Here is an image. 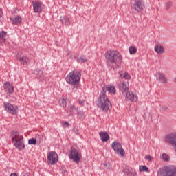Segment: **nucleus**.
<instances>
[{
  "label": "nucleus",
  "mask_w": 176,
  "mask_h": 176,
  "mask_svg": "<svg viewBox=\"0 0 176 176\" xmlns=\"http://www.w3.org/2000/svg\"><path fill=\"white\" fill-rule=\"evenodd\" d=\"M107 91L111 94H116V88H115L114 85H108L107 86H104L102 89L98 101V107H100L104 112L108 111L110 108H112V103H111V101L106 96Z\"/></svg>",
  "instance_id": "f257e3e1"
},
{
  "label": "nucleus",
  "mask_w": 176,
  "mask_h": 176,
  "mask_svg": "<svg viewBox=\"0 0 176 176\" xmlns=\"http://www.w3.org/2000/svg\"><path fill=\"white\" fill-rule=\"evenodd\" d=\"M105 58L108 67L111 69H118L122 65V55L119 52L113 50H108L105 54Z\"/></svg>",
  "instance_id": "f03ea898"
},
{
  "label": "nucleus",
  "mask_w": 176,
  "mask_h": 176,
  "mask_svg": "<svg viewBox=\"0 0 176 176\" xmlns=\"http://www.w3.org/2000/svg\"><path fill=\"white\" fill-rule=\"evenodd\" d=\"M82 74L78 69H74L69 73L66 77V82L72 86H78L80 82Z\"/></svg>",
  "instance_id": "7ed1b4c3"
},
{
  "label": "nucleus",
  "mask_w": 176,
  "mask_h": 176,
  "mask_svg": "<svg viewBox=\"0 0 176 176\" xmlns=\"http://www.w3.org/2000/svg\"><path fill=\"white\" fill-rule=\"evenodd\" d=\"M11 138L12 144H14V146L16 147L19 151L25 149L24 138H23V135H20L17 131H14L11 133Z\"/></svg>",
  "instance_id": "20e7f679"
},
{
  "label": "nucleus",
  "mask_w": 176,
  "mask_h": 176,
  "mask_svg": "<svg viewBox=\"0 0 176 176\" xmlns=\"http://www.w3.org/2000/svg\"><path fill=\"white\" fill-rule=\"evenodd\" d=\"M157 176H176V166H165L157 172Z\"/></svg>",
  "instance_id": "39448f33"
},
{
  "label": "nucleus",
  "mask_w": 176,
  "mask_h": 176,
  "mask_svg": "<svg viewBox=\"0 0 176 176\" xmlns=\"http://www.w3.org/2000/svg\"><path fill=\"white\" fill-rule=\"evenodd\" d=\"M69 157L71 160H73L74 163L78 164L79 162H80V159H82V151L72 148L69 151Z\"/></svg>",
  "instance_id": "423d86ee"
},
{
  "label": "nucleus",
  "mask_w": 176,
  "mask_h": 176,
  "mask_svg": "<svg viewBox=\"0 0 176 176\" xmlns=\"http://www.w3.org/2000/svg\"><path fill=\"white\" fill-rule=\"evenodd\" d=\"M4 111H6L10 115H17L19 111V107L16 105L12 104L9 102H6L3 103Z\"/></svg>",
  "instance_id": "0eeeda50"
},
{
  "label": "nucleus",
  "mask_w": 176,
  "mask_h": 176,
  "mask_svg": "<svg viewBox=\"0 0 176 176\" xmlns=\"http://www.w3.org/2000/svg\"><path fill=\"white\" fill-rule=\"evenodd\" d=\"M111 148L117 155H120L121 157L126 155L124 149L122 148V144L118 141H115L111 144Z\"/></svg>",
  "instance_id": "6e6552de"
},
{
  "label": "nucleus",
  "mask_w": 176,
  "mask_h": 176,
  "mask_svg": "<svg viewBox=\"0 0 176 176\" xmlns=\"http://www.w3.org/2000/svg\"><path fill=\"white\" fill-rule=\"evenodd\" d=\"M47 157L48 164H51V166H54V164L58 162V156L57 155L56 152L51 151L48 153Z\"/></svg>",
  "instance_id": "1a4fd4ad"
},
{
  "label": "nucleus",
  "mask_w": 176,
  "mask_h": 176,
  "mask_svg": "<svg viewBox=\"0 0 176 176\" xmlns=\"http://www.w3.org/2000/svg\"><path fill=\"white\" fill-rule=\"evenodd\" d=\"M131 8L132 10L140 13V12L144 9V1H142V0H135L131 5Z\"/></svg>",
  "instance_id": "9d476101"
},
{
  "label": "nucleus",
  "mask_w": 176,
  "mask_h": 176,
  "mask_svg": "<svg viewBox=\"0 0 176 176\" xmlns=\"http://www.w3.org/2000/svg\"><path fill=\"white\" fill-rule=\"evenodd\" d=\"M32 6L34 13H41V12H42L43 9V7L42 6V3L39 1L33 2Z\"/></svg>",
  "instance_id": "9b49d317"
},
{
  "label": "nucleus",
  "mask_w": 176,
  "mask_h": 176,
  "mask_svg": "<svg viewBox=\"0 0 176 176\" xmlns=\"http://www.w3.org/2000/svg\"><path fill=\"white\" fill-rule=\"evenodd\" d=\"M125 94L126 100L131 101V102H135L138 100V96L134 94L133 92L127 91Z\"/></svg>",
  "instance_id": "f8f14e48"
},
{
  "label": "nucleus",
  "mask_w": 176,
  "mask_h": 176,
  "mask_svg": "<svg viewBox=\"0 0 176 176\" xmlns=\"http://www.w3.org/2000/svg\"><path fill=\"white\" fill-rule=\"evenodd\" d=\"M119 89L122 93L129 91V81L122 82L119 84Z\"/></svg>",
  "instance_id": "ddd939ff"
},
{
  "label": "nucleus",
  "mask_w": 176,
  "mask_h": 176,
  "mask_svg": "<svg viewBox=\"0 0 176 176\" xmlns=\"http://www.w3.org/2000/svg\"><path fill=\"white\" fill-rule=\"evenodd\" d=\"M157 80L162 83H167V78L164 75V74H162L160 72H157L156 74Z\"/></svg>",
  "instance_id": "4468645a"
},
{
  "label": "nucleus",
  "mask_w": 176,
  "mask_h": 176,
  "mask_svg": "<svg viewBox=\"0 0 176 176\" xmlns=\"http://www.w3.org/2000/svg\"><path fill=\"white\" fill-rule=\"evenodd\" d=\"M4 89L7 93L10 94H12L14 91V87H13V85L10 82L4 83Z\"/></svg>",
  "instance_id": "2eb2a0df"
},
{
  "label": "nucleus",
  "mask_w": 176,
  "mask_h": 176,
  "mask_svg": "<svg viewBox=\"0 0 176 176\" xmlns=\"http://www.w3.org/2000/svg\"><path fill=\"white\" fill-rule=\"evenodd\" d=\"M60 21L65 25H71V21L69 20V18L65 15L60 16Z\"/></svg>",
  "instance_id": "dca6fc26"
},
{
  "label": "nucleus",
  "mask_w": 176,
  "mask_h": 176,
  "mask_svg": "<svg viewBox=\"0 0 176 176\" xmlns=\"http://www.w3.org/2000/svg\"><path fill=\"white\" fill-rule=\"evenodd\" d=\"M34 75H36V76L39 77L40 80H43V78H45V74H43V72L40 69H36L34 71Z\"/></svg>",
  "instance_id": "f3484780"
},
{
  "label": "nucleus",
  "mask_w": 176,
  "mask_h": 176,
  "mask_svg": "<svg viewBox=\"0 0 176 176\" xmlns=\"http://www.w3.org/2000/svg\"><path fill=\"white\" fill-rule=\"evenodd\" d=\"M99 134L102 142H107L109 140V135L107 132H100Z\"/></svg>",
  "instance_id": "a211bd4d"
},
{
  "label": "nucleus",
  "mask_w": 176,
  "mask_h": 176,
  "mask_svg": "<svg viewBox=\"0 0 176 176\" xmlns=\"http://www.w3.org/2000/svg\"><path fill=\"white\" fill-rule=\"evenodd\" d=\"M164 47L160 45H157L155 46V52L157 54H163L164 53Z\"/></svg>",
  "instance_id": "6ab92c4d"
},
{
  "label": "nucleus",
  "mask_w": 176,
  "mask_h": 176,
  "mask_svg": "<svg viewBox=\"0 0 176 176\" xmlns=\"http://www.w3.org/2000/svg\"><path fill=\"white\" fill-rule=\"evenodd\" d=\"M12 21V24H15V25H17L19 24H21V16H16L14 18L10 19Z\"/></svg>",
  "instance_id": "aec40b11"
},
{
  "label": "nucleus",
  "mask_w": 176,
  "mask_h": 176,
  "mask_svg": "<svg viewBox=\"0 0 176 176\" xmlns=\"http://www.w3.org/2000/svg\"><path fill=\"white\" fill-rule=\"evenodd\" d=\"M160 157L164 162H170V155L166 154L165 153L161 155Z\"/></svg>",
  "instance_id": "412c9836"
},
{
  "label": "nucleus",
  "mask_w": 176,
  "mask_h": 176,
  "mask_svg": "<svg viewBox=\"0 0 176 176\" xmlns=\"http://www.w3.org/2000/svg\"><path fill=\"white\" fill-rule=\"evenodd\" d=\"M19 61L23 65H27V63H28V58L27 56H23L19 58Z\"/></svg>",
  "instance_id": "4be33fe9"
},
{
  "label": "nucleus",
  "mask_w": 176,
  "mask_h": 176,
  "mask_svg": "<svg viewBox=\"0 0 176 176\" xmlns=\"http://www.w3.org/2000/svg\"><path fill=\"white\" fill-rule=\"evenodd\" d=\"M139 171L140 173H142L144 171H145L146 173H149V168L145 165L144 166L141 165L139 166Z\"/></svg>",
  "instance_id": "5701e85b"
},
{
  "label": "nucleus",
  "mask_w": 176,
  "mask_h": 176,
  "mask_svg": "<svg viewBox=\"0 0 176 176\" xmlns=\"http://www.w3.org/2000/svg\"><path fill=\"white\" fill-rule=\"evenodd\" d=\"M58 104L60 107L65 108V107H67V100H65L64 98H60L58 100Z\"/></svg>",
  "instance_id": "b1692460"
},
{
  "label": "nucleus",
  "mask_w": 176,
  "mask_h": 176,
  "mask_svg": "<svg viewBox=\"0 0 176 176\" xmlns=\"http://www.w3.org/2000/svg\"><path fill=\"white\" fill-rule=\"evenodd\" d=\"M129 50L130 54H135V53H137V47L134 46H130Z\"/></svg>",
  "instance_id": "393cba45"
},
{
  "label": "nucleus",
  "mask_w": 176,
  "mask_h": 176,
  "mask_svg": "<svg viewBox=\"0 0 176 176\" xmlns=\"http://www.w3.org/2000/svg\"><path fill=\"white\" fill-rule=\"evenodd\" d=\"M120 78H125V79H130V74L129 73L125 72L124 74H122V72H119Z\"/></svg>",
  "instance_id": "a878e982"
},
{
  "label": "nucleus",
  "mask_w": 176,
  "mask_h": 176,
  "mask_svg": "<svg viewBox=\"0 0 176 176\" xmlns=\"http://www.w3.org/2000/svg\"><path fill=\"white\" fill-rule=\"evenodd\" d=\"M69 109L70 110L69 116H72L74 111H76L78 112V108L75 107L74 104H71L69 107Z\"/></svg>",
  "instance_id": "bb28decb"
},
{
  "label": "nucleus",
  "mask_w": 176,
  "mask_h": 176,
  "mask_svg": "<svg viewBox=\"0 0 176 176\" xmlns=\"http://www.w3.org/2000/svg\"><path fill=\"white\" fill-rule=\"evenodd\" d=\"M173 7V1H168L166 3L165 9L166 10H170Z\"/></svg>",
  "instance_id": "cd10ccee"
},
{
  "label": "nucleus",
  "mask_w": 176,
  "mask_h": 176,
  "mask_svg": "<svg viewBox=\"0 0 176 176\" xmlns=\"http://www.w3.org/2000/svg\"><path fill=\"white\" fill-rule=\"evenodd\" d=\"M29 145H36V139L32 138L28 140Z\"/></svg>",
  "instance_id": "c85d7f7f"
},
{
  "label": "nucleus",
  "mask_w": 176,
  "mask_h": 176,
  "mask_svg": "<svg viewBox=\"0 0 176 176\" xmlns=\"http://www.w3.org/2000/svg\"><path fill=\"white\" fill-rule=\"evenodd\" d=\"M103 166H104L105 167H107V170H112V166L111 165V164H107V163H104Z\"/></svg>",
  "instance_id": "c756f323"
},
{
  "label": "nucleus",
  "mask_w": 176,
  "mask_h": 176,
  "mask_svg": "<svg viewBox=\"0 0 176 176\" xmlns=\"http://www.w3.org/2000/svg\"><path fill=\"white\" fill-rule=\"evenodd\" d=\"M145 159L146 160H148V162H152V160H153V157L151 155H146Z\"/></svg>",
  "instance_id": "7c9ffc66"
},
{
  "label": "nucleus",
  "mask_w": 176,
  "mask_h": 176,
  "mask_svg": "<svg viewBox=\"0 0 176 176\" xmlns=\"http://www.w3.org/2000/svg\"><path fill=\"white\" fill-rule=\"evenodd\" d=\"M78 60L80 61H82V63H86V61H87V59H86V58H83V57H80Z\"/></svg>",
  "instance_id": "2f4dec72"
},
{
  "label": "nucleus",
  "mask_w": 176,
  "mask_h": 176,
  "mask_svg": "<svg viewBox=\"0 0 176 176\" xmlns=\"http://www.w3.org/2000/svg\"><path fill=\"white\" fill-rule=\"evenodd\" d=\"M0 36H1V38H5V36H6V32L2 31V32L0 33Z\"/></svg>",
  "instance_id": "473e14b6"
},
{
  "label": "nucleus",
  "mask_w": 176,
  "mask_h": 176,
  "mask_svg": "<svg viewBox=\"0 0 176 176\" xmlns=\"http://www.w3.org/2000/svg\"><path fill=\"white\" fill-rule=\"evenodd\" d=\"M77 115H78V118H80V119L83 116V112L78 111Z\"/></svg>",
  "instance_id": "72a5a7b5"
},
{
  "label": "nucleus",
  "mask_w": 176,
  "mask_h": 176,
  "mask_svg": "<svg viewBox=\"0 0 176 176\" xmlns=\"http://www.w3.org/2000/svg\"><path fill=\"white\" fill-rule=\"evenodd\" d=\"M73 131L75 133V134H79V129H78V128H74Z\"/></svg>",
  "instance_id": "f704fd0d"
},
{
  "label": "nucleus",
  "mask_w": 176,
  "mask_h": 176,
  "mask_svg": "<svg viewBox=\"0 0 176 176\" xmlns=\"http://www.w3.org/2000/svg\"><path fill=\"white\" fill-rule=\"evenodd\" d=\"M63 126H67L68 127L69 126V123L68 122H63Z\"/></svg>",
  "instance_id": "c9c22d12"
},
{
  "label": "nucleus",
  "mask_w": 176,
  "mask_h": 176,
  "mask_svg": "<svg viewBox=\"0 0 176 176\" xmlns=\"http://www.w3.org/2000/svg\"><path fill=\"white\" fill-rule=\"evenodd\" d=\"M78 102H79L80 105H83V104H85V102L82 100H79Z\"/></svg>",
  "instance_id": "e433bc0d"
},
{
  "label": "nucleus",
  "mask_w": 176,
  "mask_h": 176,
  "mask_svg": "<svg viewBox=\"0 0 176 176\" xmlns=\"http://www.w3.org/2000/svg\"><path fill=\"white\" fill-rule=\"evenodd\" d=\"M10 176H19V175H17V173H11Z\"/></svg>",
  "instance_id": "4c0bfd02"
},
{
  "label": "nucleus",
  "mask_w": 176,
  "mask_h": 176,
  "mask_svg": "<svg viewBox=\"0 0 176 176\" xmlns=\"http://www.w3.org/2000/svg\"><path fill=\"white\" fill-rule=\"evenodd\" d=\"M131 174L132 175H134V176L137 175V173L135 172L131 173Z\"/></svg>",
  "instance_id": "58836bf2"
},
{
  "label": "nucleus",
  "mask_w": 176,
  "mask_h": 176,
  "mask_svg": "<svg viewBox=\"0 0 176 176\" xmlns=\"http://www.w3.org/2000/svg\"><path fill=\"white\" fill-rule=\"evenodd\" d=\"M126 174H127L128 176H130V172L128 171V172L126 173Z\"/></svg>",
  "instance_id": "ea45409f"
},
{
  "label": "nucleus",
  "mask_w": 176,
  "mask_h": 176,
  "mask_svg": "<svg viewBox=\"0 0 176 176\" xmlns=\"http://www.w3.org/2000/svg\"><path fill=\"white\" fill-rule=\"evenodd\" d=\"M173 82H175L176 83V78H175L173 79Z\"/></svg>",
  "instance_id": "a19ab883"
},
{
  "label": "nucleus",
  "mask_w": 176,
  "mask_h": 176,
  "mask_svg": "<svg viewBox=\"0 0 176 176\" xmlns=\"http://www.w3.org/2000/svg\"><path fill=\"white\" fill-rule=\"evenodd\" d=\"M1 14H2V11L0 10V17L1 16H2Z\"/></svg>",
  "instance_id": "79ce46f5"
}]
</instances>
